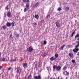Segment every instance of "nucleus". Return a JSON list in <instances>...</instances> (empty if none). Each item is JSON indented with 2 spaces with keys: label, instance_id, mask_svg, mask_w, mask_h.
Masks as SVG:
<instances>
[{
  "label": "nucleus",
  "instance_id": "f257e3e1",
  "mask_svg": "<svg viewBox=\"0 0 79 79\" xmlns=\"http://www.w3.org/2000/svg\"><path fill=\"white\" fill-rule=\"evenodd\" d=\"M30 5V3L29 2L27 3L26 4V5L25 6V7L26 8H25L24 9V12H26V11H27V9H29V8Z\"/></svg>",
  "mask_w": 79,
  "mask_h": 79
},
{
  "label": "nucleus",
  "instance_id": "f03ea898",
  "mask_svg": "<svg viewBox=\"0 0 79 79\" xmlns=\"http://www.w3.org/2000/svg\"><path fill=\"white\" fill-rule=\"evenodd\" d=\"M55 24H56V26L57 28H60V27H61L60 23L58 22H56Z\"/></svg>",
  "mask_w": 79,
  "mask_h": 79
},
{
  "label": "nucleus",
  "instance_id": "7ed1b4c3",
  "mask_svg": "<svg viewBox=\"0 0 79 79\" xmlns=\"http://www.w3.org/2000/svg\"><path fill=\"white\" fill-rule=\"evenodd\" d=\"M33 50V48L31 47H29V48H27V50L29 52H31Z\"/></svg>",
  "mask_w": 79,
  "mask_h": 79
},
{
  "label": "nucleus",
  "instance_id": "20e7f679",
  "mask_svg": "<svg viewBox=\"0 0 79 79\" xmlns=\"http://www.w3.org/2000/svg\"><path fill=\"white\" fill-rule=\"evenodd\" d=\"M50 60L51 61H56V58L54 57V56H52V57L50 58Z\"/></svg>",
  "mask_w": 79,
  "mask_h": 79
},
{
  "label": "nucleus",
  "instance_id": "39448f33",
  "mask_svg": "<svg viewBox=\"0 0 79 79\" xmlns=\"http://www.w3.org/2000/svg\"><path fill=\"white\" fill-rule=\"evenodd\" d=\"M41 76L40 75H38L35 76L34 77V79H41Z\"/></svg>",
  "mask_w": 79,
  "mask_h": 79
},
{
  "label": "nucleus",
  "instance_id": "423d86ee",
  "mask_svg": "<svg viewBox=\"0 0 79 79\" xmlns=\"http://www.w3.org/2000/svg\"><path fill=\"white\" fill-rule=\"evenodd\" d=\"M69 56L70 58H74V55L72 53H69Z\"/></svg>",
  "mask_w": 79,
  "mask_h": 79
},
{
  "label": "nucleus",
  "instance_id": "0eeeda50",
  "mask_svg": "<svg viewBox=\"0 0 79 79\" xmlns=\"http://www.w3.org/2000/svg\"><path fill=\"white\" fill-rule=\"evenodd\" d=\"M23 66L24 68H26L27 67V63H25L24 64H23Z\"/></svg>",
  "mask_w": 79,
  "mask_h": 79
},
{
  "label": "nucleus",
  "instance_id": "6e6552de",
  "mask_svg": "<svg viewBox=\"0 0 79 79\" xmlns=\"http://www.w3.org/2000/svg\"><path fill=\"white\" fill-rule=\"evenodd\" d=\"M79 50V48H75L73 50V52L75 53V52H78Z\"/></svg>",
  "mask_w": 79,
  "mask_h": 79
},
{
  "label": "nucleus",
  "instance_id": "1a4fd4ad",
  "mask_svg": "<svg viewBox=\"0 0 79 79\" xmlns=\"http://www.w3.org/2000/svg\"><path fill=\"white\" fill-rule=\"evenodd\" d=\"M32 78V75L31 74H30L28 77L27 78H26V77H25V79H31Z\"/></svg>",
  "mask_w": 79,
  "mask_h": 79
},
{
  "label": "nucleus",
  "instance_id": "9d476101",
  "mask_svg": "<svg viewBox=\"0 0 79 79\" xmlns=\"http://www.w3.org/2000/svg\"><path fill=\"white\" fill-rule=\"evenodd\" d=\"M11 25V23H10L9 22H7L6 23V25L7 27H10Z\"/></svg>",
  "mask_w": 79,
  "mask_h": 79
},
{
  "label": "nucleus",
  "instance_id": "9b49d317",
  "mask_svg": "<svg viewBox=\"0 0 79 79\" xmlns=\"http://www.w3.org/2000/svg\"><path fill=\"white\" fill-rule=\"evenodd\" d=\"M61 69V66H58L57 67L56 70L57 71H60Z\"/></svg>",
  "mask_w": 79,
  "mask_h": 79
},
{
  "label": "nucleus",
  "instance_id": "f8f14e48",
  "mask_svg": "<svg viewBox=\"0 0 79 79\" xmlns=\"http://www.w3.org/2000/svg\"><path fill=\"white\" fill-rule=\"evenodd\" d=\"M65 45H66L65 44H64L62 45L60 48H59V50H62L63 49V48L65 46Z\"/></svg>",
  "mask_w": 79,
  "mask_h": 79
},
{
  "label": "nucleus",
  "instance_id": "ddd939ff",
  "mask_svg": "<svg viewBox=\"0 0 79 79\" xmlns=\"http://www.w3.org/2000/svg\"><path fill=\"white\" fill-rule=\"evenodd\" d=\"M11 12H8L7 14V17H9V18H10L11 16Z\"/></svg>",
  "mask_w": 79,
  "mask_h": 79
},
{
  "label": "nucleus",
  "instance_id": "4468645a",
  "mask_svg": "<svg viewBox=\"0 0 79 79\" xmlns=\"http://www.w3.org/2000/svg\"><path fill=\"white\" fill-rule=\"evenodd\" d=\"M47 68L48 72H50V71H51V68L50 67H47Z\"/></svg>",
  "mask_w": 79,
  "mask_h": 79
},
{
  "label": "nucleus",
  "instance_id": "2eb2a0df",
  "mask_svg": "<svg viewBox=\"0 0 79 79\" xmlns=\"http://www.w3.org/2000/svg\"><path fill=\"white\" fill-rule=\"evenodd\" d=\"M75 33H76V32H75V31H74L72 33L71 35H70V36L71 37H73V35H74V34H75Z\"/></svg>",
  "mask_w": 79,
  "mask_h": 79
},
{
  "label": "nucleus",
  "instance_id": "dca6fc26",
  "mask_svg": "<svg viewBox=\"0 0 79 79\" xmlns=\"http://www.w3.org/2000/svg\"><path fill=\"white\" fill-rule=\"evenodd\" d=\"M66 69H67V67L66 66V65H65L63 68V71H65L66 70Z\"/></svg>",
  "mask_w": 79,
  "mask_h": 79
},
{
  "label": "nucleus",
  "instance_id": "f3484780",
  "mask_svg": "<svg viewBox=\"0 0 79 79\" xmlns=\"http://www.w3.org/2000/svg\"><path fill=\"white\" fill-rule=\"evenodd\" d=\"M2 29H4V30H5L6 29V25H4L2 26Z\"/></svg>",
  "mask_w": 79,
  "mask_h": 79
},
{
  "label": "nucleus",
  "instance_id": "a211bd4d",
  "mask_svg": "<svg viewBox=\"0 0 79 79\" xmlns=\"http://www.w3.org/2000/svg\"><path fill=\"white\" fill-rule=\"evenodd\" d=\"M23 2L24 3H28L29 2V0H23Z\"/></svg>",
  "mask_w": 79,
  "mask_h": 79
},
{
  "label": "nucleus",
  "instance_id": "6ab92c4d",
  "mask_svg": "<svg viewBox=\"0 0 79 79\" xmlns=\"http://www.w3.org/2000/svg\"><path fill=\"white\" fill-rule=\"evenodd\" d=\"M47 55H48V53L44 52V54L43 55V56H46Z\"/></svg>",
  "mask_w": 79,
  "mask_h": 79
},
{
  "label": "nucleus",
  "instance_id": "aec40b11",
  "mask_svg": "<svg viewBox=\"0 0 79 79\" xmlns=\"http://www.w3.org/2000/svg\"><path fill=\"white\" fill-rule=\"evenodd\" d=\"M57 68V65H54L53 67V69H56Z\"/></svg>",
  "mask_w": 79,
  "mask_h": 79
},
{
  "label": "nucleus",
  "instance_id": "412c9836",
  "mask_svg": "<svg viewBox=\"0 0 79 79\" xmlns=\"http://www.w3.org/2000/svg\"><path fill=\"white\" fill-rule=\"evenodd\" d=\"M58 54L57 53H56L55 54L54 56H55V58H58Z\"/></svg>",
  "mask_w": 79,
  "mask_h": 79
},
{
  "label": "nucleus",
  "instance_id": "4be33fe9",
  "mask_svg": "<svg viewBox=\"0 0 79 79\" xmlns=\"http://www.w3.org/2000/svg\"><path fill=\"white\" fill-rule=\"evenodd\" d=\"M69 7L68 6H67L65 7V10L66 11H68L69 10Z\"/></svg>",
  "mask_w": 79,
  "mask_h": 79
},
{
  "label": "nucleus",
  "instance_id": "5701e85b",
  "mask_svg": "<svg viewBox=\"0 0 79 79\" xmlns=\"http://www.w3.org/2000/svg\"><path fill=\"white\" fill-rule=\"evenodd\" d=\"M61 10H62L61 8V7H59L57 9V11H61Z\"/></svg>",
  "mask_w": 79,
  "mask_h": 79
},
{
  "label": "nucleus",
  "instance_id": "b1692460",
  "mask_svg": "<svg viewBox=\"0 0 79 79\" xmlns=\"http://www.w3.org/2000/svg\"><path fill=\"white\" fill-rule=\"evenodd\" d=\"M35 18L36 19H39V16L37 15H35Z\"/></svg>",
  "mask_w": 79,
  "mask_h": 79
},
{
  "label": "nucleus",
  "instance_id": "393cba45",
  "mask_svg": "<svg viewBox=\"0 0 79 79\" xmlns=\"http://www.w3.org/2000/svg\"><path fill=\"white\" fill-rule=\"evenodd\" d=\"M65 72L66 73V75L67 76H68V75L69 74V73L68 72V71H65Z\"/></svg>",
  "mask_w": 79,
  "mask_h": 79
},
{
  "label": "nucleus",
  "instance_id": "a878e982",
  "mask_svg": "<svg viewBox=\"0 0 79 79\" xmlns=\"http://www.w3.org/2000/svg\"><path fill=\"white\" fill-rule=\"evenodd\" d=\"M67 47L68 48H71L72 47V45H67Z\"/></svg>",
  "mask_w": 79,
  "mask_h": 79
},
{
  "label": "nucleus",
  "instance_id": "bb28decb",
  "mask_svg": "<svg viewBox=\"0 0 79 79\" xmlns=\"http://www.w3.org/2000/svg\"><path fill=\"white\" fill-rule=\"evenodd\" d=\"M79 37V34H78L76 35L75 37V38H77V37Z\"/></svg>",
  "mask_w": 79,
  "mask_h": 79
},
{
  "label": "nucleus",
  "instance_id": "cd10ccee",
  "mask_svg": "<svg viewBox=\"0 0 79 79\" xmlns=\"http://www.w3.org/2000/svg\"><path fill=\"white\" fill-rule=\"evenodd\" d=\"M1 60L2 61H5V58H2L1 59Z\"/></svg>",
  "mask_w": 79,
  "mask_h": 79
},
{
  "label": "nucleus",
  "instance_id": "c85d7f7f",
  "mask_svg": "<svg viewBox=\"0 0 79 79\" xmlns=\"http://www.w3.org/2000/svg\"><path fill=\"white\" fill-rule=\"evenodd\" d=\"M79 47V44H78L76 45L75 46V48H78V47Z\"/></svg>",
  "mask_w": 79,
  "mask_h": 79
},
{
  "label": "nucleus",
  "instance_id": "c756f323",
  "mask_svg": "<svg viewBox=\"0 0 79 79\" xmlns=\"http://www.w3.org/2000/svg\"><path fill=\"white\" fill-rule=\"evenodd\" d=\"M75 76L77 77V71L75 72Z\"/></svg>",
  "mask_w": 79,
  "mask_h": 79
},
{
  "label": "nucleus",
  "instance_id": "7c9ffc66",
  "mask_svg": "<svg viewBox=\"0 0 79 79\" xmlns=\"http://www.w3.org/2000/svg\"><path fill=\"white\" fill-rule=\"evenodd\" d=\"M11 25L12 27H13L14 26V22H13L11 23Z\"/></svg>",
  "mask_w": 79,
  "mask_h": 79
},
{
  "label": "nucleus",
  "instance_id": "2f4dec72",
  "mask_svg": "<svg viewBox=\"0 0 79 79\" xmlns=\"http://www.w3.org/2000/svg\"><path fill=\"white\" fill-rule=\"evenodd\" d=\"M71 61H72V63H75V60H72Z\"/></svg>",
  "mask_w": 79,
  "mask_h": 79
},
{
  "label": "nucleus",
  "instance_id": "473e14b6",
  "mask_svg": "<svg viewBox=\"0 0 79 79\" xmlns=\"http://www.w3.org/2000/svg\"><path fill=\"white\" fill-rule=\"evenodd\" d=\"M19 69H18L17 70L16 72L17 73H19Z\"/></svg>",
  "mask_w": 79,
  "mask_h": 79
},
{
  "label": "nucleus",
  "instance_id": "72a5a7b5",
  "mask_svg": "<svg viewBox=\"0 0 79 79\" xmlns=\"http://www.w3.org/2000/svg\"><path fill=\"white\" fill-rule=\"evenodd\" d=\"M44 45H45L47 44V41H46V40L44 41Z\"/></svg>",
  "mask_w": 79,
  "mask_h": 79
},
{
  "label": "nucleus",
  "instance_id": "f704fd0d",
  "mask_svg": "<svg viewBox=\"0 0 79 79\" xmlns=\"http://www.w3.org/2000/svg\"><path fill=\"white\" fill-rule=\"evenodd\" d=\"M43 45H44V43H43V42H41V45H40L41 47H42Z\"/></svg>",
  "mask_w": 79,
  "mask_h": 79
},
{
  "label": "nucleus",
  "instance_id": "c9c22d12",
  "mask_svg": "<svg viewBox=\"0 0 79 79\" xmlns=\"http://www.w3.org/2000/svg\"><path fill=\"white\" fill-rule=\"evenodd\" d=\"M44 20H41L40 23H44Z\"/></svg>",
  "mask_w": 79,
  "mask_h": 79
},
{
  "label": "nucleus",
  "instance_id": "e433bc0d",
  "mask_svg": "<svg viewBox=\"0 0 79 79\" xmlns=\"http://www.w3.org/2000/svg\"><path fill=\"white\" fill-rule=\"evenodd\" d=\"M38 5H39V2H37L35 4V6H38Z\"/></svg>",
  "mask_w": 79,
  "mask_h": 79
},
{
  "label": "nucleus",
  "instance_id": "4c0bfd02",
  "mask_svg": "<svg viewBox=\"0 0 79 79\" xmlns=\"http://www.w3.org/2000/svg\"><path fill=\"white\" fill-rule=\"evenodd\" d=\"M5 9L6 10H8L9 9L8 8V6H7L5 8Z\"/></svg>",
  "mask_w": 79,
  "mask_h": 79
},
{
  "label": "nucleus",
  "instance_id": "58836bf2",
  "mask_svg": "<svg viewBox=\"0 0 79 79\" xmlns=\"http://www.w3.org/2000/svg\"><path fill=\"white\" fill-rule=\"evenodd\" d=\"M2 68H3V67L1 65H0V70H1Z\"/></svg>",
  "mask_w": 79,
  "mask_h": 79
},
{
  "label": "nucleus",
  "instance_id": "ea45409f",
  "mask_svg": "<svg viewBox=\"0 0 79 79\" xmlns=\"http://www.w3.org/2000/svg\"><path fill=\"white\" fill-rule=\"evenodd\" d=\"M15 35H16V37H19V34H16Z\"/></svg>",
  "mask_w": 79,
  "mask_h": 79
},
{
  "label": "nucleus",
  "instance_id": "a19ab883",
  "mask_svg": "<svg viewBox=\"0 0 79 79\" xmlns=\"http://www.w3.org/2000/svg\"><path fill=\"white\" fill-rule=\"evenodd\" d=\"M11 69V67H10L8 69H7V71H10V69Z\"/></svg>",
  "mask_w": 79,
  "mask_h": 79
},
{
  "label": "nucleus",
  "instance_id": "79ce46f5",
  "mask_svg": "<svg viewBox=\"0 0 79 79\" xmlns=\"http://www.w3.org/2000/svg\"><path fill=\"white\" fill-rule=\"evenodd\" d=\"M65 71H64L63 72V74L64 75H66V74H65Z\"/></svg>",
  "mask_w": 79,
  "mask_h": 79
},
{
  "label": "nucleus",
  "instance_id": "37998d69",
  "mask_svg": "<svg viewBox=\"0 0 79 79\" xmlns=\"http://www.w3.org/2000/svg\"><path fill=\"white\" fill-rule=\"evenodd\" d=\"M11 37H12V33H11L10 35V38H11Z\"/></svg>",
  "mask_w": 79,
  "mask_h": 79
},
{
  "label": "nucleus",
  "instance_id": "c03bdc74",
  "mask_svg": "<svg viewBox=\"0 0 79 79\" xmlns=\"http://www.w3.org/2000/svg\"><path fill=\"white\" fill-rule=\"evenodd\" d=\"M77 40H78V43H77V44H78V45H79V38H78V39H77Z\"/></svg>",
  "mask_w": 79,
  "mask_h": 79
},
{
  "label": "nucleus",
  "instance_id": "a18cd8bd",
  "mask_svg": "<svg viewBox=\"0 0 79 79\" xmlns=\"http://www.w3.org/2000/svg\"><path fill=\"white\" fill-rule=\"evenodd\" d=\"M73 5L74 6H76V4H75V3H73Z\"/></svg>",
  "mask_w": 79,
  "mask_h": 79
},
{
  "label": "nucleus",
  "instance_id": "49530a36",
  "mask_svg": "<svg viewBox=\"0 0 79 79\" xmlns=\"http://www.w3.org/2000/svg\"><path fill=\"white\" fill-rule=\"evenodd\" d=\"M34 24L35 26H37V23H34Z\"/></svg>",
  "mask_w": 79,
  "mask_h": 79
},
{
  "label": "nucleus",
  "instance_id": "de8ad7c7",
  "mask_svg": "<svg viewBox=\"0 0 79 79\" xmlns=\"http://www.w3.org/2000/svg\"><path fill=\"white\" fill-rule=\"evenodd\" d=\"M16 60V59L15 58L14 60H13V61H15Z\"/></svg>",
  "mask_w": 79,
  "mask_h": 79
},
{
  "label": "nucleus",
  "instance_id": "09e8293b",
  "mask_svg": "<svg viewBox=\"0 0 79 79\" xmlns=\"http://www.w3.org/2000/svg\"><path fill=\"white\" fill-rule=\"evenodd\" d=\"M49 15H48L46 17V18H48V16H49Z\"/></svg>",
  "mask_w": 79,
  "mask_h": 79
},
{
  "label": "nucleus",
  "instance_id": "8fccbe9b",
  "mask_svg": "<svg viewBox=\"0 0 79 79\" xmlns=\"http://www.w3.org/2000/svg\"><path fill=\"white\" fill-rule=\"evenodd\" d=\"M10 61H11V62H13V60L12 59H11L10 60Z\"/></svg>",
  "mask_w": 79,
  "mask_h": 79
},
{
  "label": "nucleus",
  "instance_id": "3c124183",
  "mask_svg": "<svg viewBox=\"0 0 79 79\" xmlns=\"http://www.w3.org/2000/svg\"><path fill=\"white\" fill-rule=\"evenodd\" d=\"M16 17H17V18H18V17H19V15H17L16 16Z\"/></svg>",
  "mask_w": 79,
  "mask_h": 79
},
{
  "label": "nucleus",
  "instance_id": "603ef678",
  "mask_svg": "<svg viewBox=\"0 0 79 79\" xmlns=\"http://www.w3.org/2000/svg\"><path fill=\"white\" fill-rule=\"evenodd\" d=\"M4 15H5V16H6V13H4Z\"/></svg>",
  "mask_w": 79,
  "mask_h": 79
},
{
  "label": "nucleus",
  "instance_id": "864d4df0",
  "mask_svg": "<svg viewBox=\"0 0 79 79\" xmlns=\"http://www.w3.org/2000/svg\"><path fill=\"white\" fill-rule=\"evenodd\" d=\"M70 79H73V77H70Z\"/></svg>",
  "mask_w": 79,
  "mask_h": 79
},
{
  "label": "nucleus",
  "instance_id": "5fc2aeb1",
  "mask_svg": "<svg viewBox=\"0 0 79 79\" xmlns=\"http://www.w3.org/2000/svg\"><path fill=\"white\" fill-rule=\"evenodd\" d=\"M1 55H2V53L0 52V56H1Z\"/></svg>",
  "mask_w": 79,
  "mask_h": 79
},
{
  "label": "nucleus",
  "instance_id": "6e6d98bb",
  "mask_svg": "<svg viewBox=\"0 0 79 79\" xmlns=\"http://www.w3.org/2000/svg\"><path fill=\"white\" fill-rule=\"evenodd\" d=\"M66 37H68V35H67Z\"/></svg>",
  "mask_w": 79,
  "mask_h": 79
},
{
  "label": "nucleus",
  "instance_id": "4d7b16f0",
  "mask_svg": "<svg viewBox=\"0 0 79 79\" xmlns=\"http://www.w3.org/2000/svg\"><path fill=\"white\" fill-rule=\"evenodd\" d=\"M42 71V69H40V72H41V71Z\"/></svg>",
  "mask_w": 79,
  "mask_h": 79
},
{
  "label": "nucleus",
  "instance_id": "13d9d810",
  "mask_svg": "<svg viewBox=\"0 0 79 79\" xmlns=\"http://www.w3.org/2000/svg\"><path fill=\"white\" fill-rule=\"evenodd\" d=\"M57 79H60V77H58L57 78Z\"/></svg>",
  "mask_w": 79,
  "mask_h": 79
},
{
  "label": "nucleus",
  "instance_id": "bf43d9fd",
  "mask_svg": "<svg viewBox=\"0 0 79 79\" xmlns=\"http://www.w3.org/2000/svg\"><path fill=\"white\" fill-rule=\"evenodd\" d=\"M60 79H63L62 77H61V78H60Z\"/></svg>",
  "mask_w": 79,
  "mask_h": 79
},
{
  "label": "nucleus",
  "instance_id": "052dcab7",
  "mask_svg": "<svg viewBox=\"0 0 79 79\" xmlns=\"http://www.w3.org/2000/svg\"><path fill=\"white\" fill-rule=\"evenodd\" d=\"M50 79H53V78H52V77Z\"/></svg>",
  "mask_w": 79,
  "mask_h": 79
},
{
  "label": "nucleus",
  "instance_id": "680f3d73",
  "mask_svg": "<svg viewBox=\"0 0 79 79\" xmlns=\"http://www.w3.org/2000/svg\"><path fill=\"white\" fill-rule=\"evenodd\" d=\"M33 16L34 17V15H33Z\"/></svg>",
  "mask_w": 79,
  "mask_h": 79
},
{
  "label": "nucleus",
  "instance_id": "e2e57ef3",
  "mask_svg": "<svg viewBox=\"0 0 79 79\" xmlns=\"http://www.w3.org/2000/svg\"><path fill=\"white\" fill-rule=\"evenodd\" d=\"M23 19H24V17H23V18H22V19H23Z\"/></svg>",
  "mask_w": 79,
  "mask_h": 79
},
{
  "label": "nucleus",
  "instance_id": "0e129e2a",
  "mask_svg": "<svg viewBox=\"0 0 79 79\" xmlns=\"http://www.w3.org/2000/svg\"><path fill=\"white\" fill-rule=\"evenodd\" d=\"M2 71H3V72H4V70H2Z\"/></svg>",
  "mask_w": 79,
  "mask_h": 79
},
{
  "label": "nucleus",
  "instance_id": "69168bd1",
  "mask_svg": "<svg viewBox=\"0 0 79 79\" xmlns=\"http://www.w3.org/2000/svg\"><path fill=\"white\" fill-rule=\"evenodd\" d=\"M53 79H55V78H53Z\"/></svg>",
  "mask_w": 79,
  "mask_h": 79
},
{
  "label": "nucleus",
  "instance_id": "338daca9",
  "mask_svg": "<svg viewBox=\"0 0 79 79\" xmlns=\"http://www.w3.org/2000/svg\"><path fill=\"white\" fill-rule=\"evenodd\" d=\"M4 17L5 18L6 17V16H5V15L4 16Z\"/></svg>",
  "mask_w": 79,
  "mask_h": 79
},
{
  "label": "nucleus",
  "instance_id": "774afa93",
  "mask_svg": "<svg viewBox=\"0 0 79 79\" xmlns=\"http://www.w3.org/2000/svg\"><path fill=\"white\" fill-rule=\"evenodd\" d=\"M34 64H35V62H34Z\"/></svg>",
  "mask_w": 79,
  "mask_h": 79
}]
</instances>
